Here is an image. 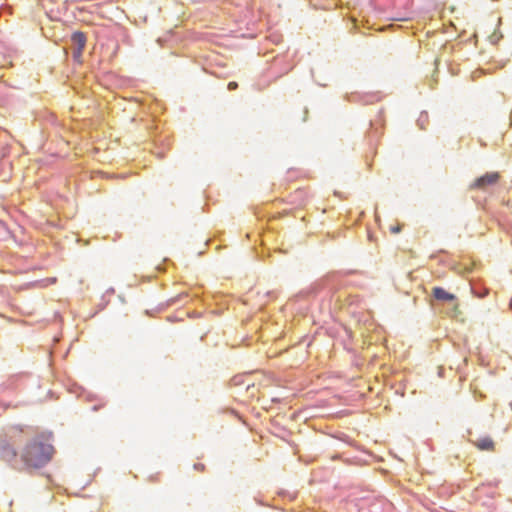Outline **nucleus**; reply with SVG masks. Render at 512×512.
I'll return each instance as SVG.
<instances>
[{"mask_svg": "<svg viewBox=\"0 0 512 512\" xmlns=\"http://www.w3.org/2000/svg\"><path fill=\"white\" fill-rule=\"evenodd\" d=\"M227 87H228V90H230V91L236 90L238 88V83L235 81H231L228 83Z\"/></svg>", "mask_w": 512, "mask_h": 512, "instance_id": "obj_9", "label": "nucleus"}, {"mask_svg": "<svg viewBox=\"0 0 512 512\" xmlns=\"http://www.w3.org/2000/svg\"><path fill=\"white\" fill-rule=\"evenodd\" d=\"M85 45V34L79 31L74 32L71 37V48L73 50V57L75 59H79L81 57Z\"/></svg>", "mask_w": 512, "mask_h": 512, "instance_id": "obj_3", "label": "nucleus"}, {"mask_svg": "<svg viewBox=\"0 0 512 512\" xmlns=\"http://www.w3.org/2000/svg\"><path fill=\"white\" fill-rule=\"evenodd\" d=\"M424 116L426 117V113H421L419 119L417 120V125L420 127V129H425L424 127Z\"/></svg>", "mask_w": 512, "mask_h": 512, "instance_id": "obj_8", "label": "nucleus"}, {"mask_svg": "<svg viewBox=\"0 0 512 512\" xmlns=\"http://www.w3.org/2000/svg\"><path fill=\"white\" fill-rule=\"evenodd\" d=\"M499 179L497 172H488L481 177L477 178L472 187L479 189H486L487 187L495 184Z\"/></svg>", "mask_w": 512, "mask_h": 512, "instance_id": "obj_4", "label": "nucleus"}, {"mask_svg": "<svg viewBox=\"0 0 512 512\" xmlns=\"http://www.w3.org/2000/svg\"><path fill=\"white\" fill-rule=\"evenodd\" d=\"M476 446L481 450H492L494 443L489 437H484L476 442Z\"/></svg>", "mask_w": 512, "mask_h": 512, "instance_id": "obj_7", "label": "nucleus"}, {"mask_svg": "<svg viewBox=\"0 0 512 512\" xmlns=\"http://www.w3.org/2000/svg\"><path fill=\"white\" fill-rule=\"evenodd\" d=\"M0 458L15 470H23V461L20 459L14 446L12 438L8 435H0Z\"/></svg>", "mask_w": 512, "mask_h": 512, "instance_id": "obj_2", "label": "nucleus"}, {"mask_svg": "<svg viewBox=\"0 0 512 512\" xmlns=\"http://www.w3.org/2000/svg\"><path fill=\"white\" fill-rule=\"evenodd\" d=\"M53 451V446L42 441L40 437L28 440L20 452L23 470L43 467L52 458Z\"/></svg>", "mask_w": 512, "mask_h": 512, "instance_id": "obj_1", "label": "nucleus"}, {"mask_svg": "<svg viewBox=\"0 0 512 512\" xmlns=\"http://www.w3.org/2000/svg\"><path fill=\"white\" fill-rule=\"evenodd\" d=\"M194 469H196V470H203L204 469V465L200 464V463H197V464L194 465Z\"/></svg>", "mask_w": 512, "mask_h": 512, "instance_id": "obj_10", "label": "nucleus"}, {"mask_svg": "<svg viewBox=\"0 0 512 512\" xmlns=\"http://www.w3.org/2000/svg\"><path fill=\"white\" fill-rule=\"evenodd\" d=\"M400 230H401V228H400L399 226H397V227H391V232H392V233H399V232H400Z\"/></svg>", "mask_w": 512, "mask_h": 512, "instance_id": "obj_11", "label": "nucleus"}, {"mask_svg": "<svg viewBox=\"0 0 512 512\" xmlns=\"http://www.w3.org/2000/svg\"><path fill=\"white\" fill-rule=\"evenodd\" d=\"M443 309L447 316L452 318L457 317L459 313L457 299L443 304Z\"/></svg>", "mask_w": 512, "mask_h": 512, "instance_id": "obj_6", "label": "nucleus"}, {"mask_svg": "<svg viewBox=\"0 0 512 512\" xmlns=\"http://www.w3.org/2000/svg\"><path fill=\"white\" fill-rule=\"evenodd\" d=\"M432 295L435 300L441 302L442 304L456 300V296L454 294L447 292L441 287H434Z\"/></svg>", "mask_w": 512, "mask_h": 512, "instance_id": "obj_5", "label": "nucleus"}]
</instances>
